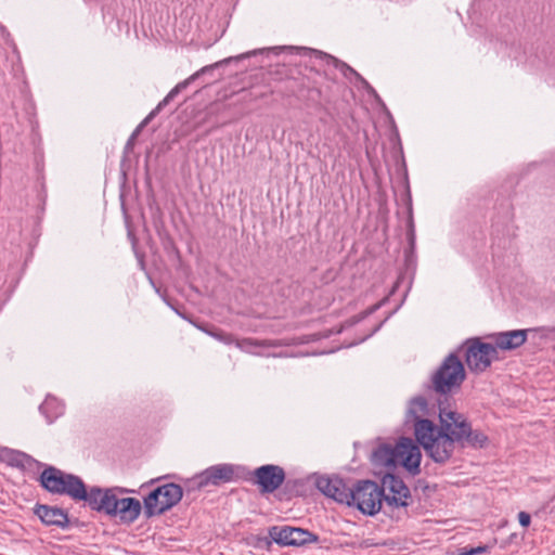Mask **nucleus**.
Listing matches in <instances>:
<instances>
[{
    "mask_svg": "<svg viewBox=\"0 0 555 555\" xmlns=\"http://www.w3.org/2000/svg\"><path fill=\"white\" fill-rule=\"evenodd\" d=\"M438 408L440 426L433 421L420 422L416 440L435 463L444 464L452 457L455 443L468 433L470 423L449 399L439 401Z\"/></svg>",
    "mask_w": 555,
    "mask_h": 555,
    "instance_id": "f257e3e1",
    "label": "nucleus"
},
{
    "mask_svg": "<svg viewBox=\"0 0 555 555\" xmlns=\"http://www.w3.org/2000/svg\"><path fill=\"white\" fill-rule=\"evenodd\" d=\"M88 504L99 512L116 517L122 524H132L140 516L142 505L138 499H119L113 489L92 488Z\"/></svg>",
    "mask_w": 555,
    "mask_h": 555,
    "instance_id": "f03ea898",
    "label": "nucleus"
},
{
    "mask_svg": "<svg viewBox=\"0 0 555 555\" xmlns=\"http://www.w3.org/2000/svg\"><path fill=\"white\" fill-rule=\"evenodd\" d=\"M40 482L51 493L67 494L75 501L89 502V492L83 481L75 475L50 466L41 473Z\"/></svg>",
    "mask_w": 555,
    "mask_h": 555,
    "instance_id": "7ed1b4c3",
    "label": "nucleus"
},
{
    "mask_svg": "<svg viewBox=\"0 0 555 555\" xmlns=\"http://www.w3.org/2000/svg\"><path fill=\"white\" fill-rule=\"evenodd\" d=\"M466 377L464 365L460 358L449 354L431 377L433 388L436 392L447 395L459 389Z\"/></svg>",
    "mask_w": 555,
    "mask_h": 555,
    "instance_id": "20e7f679",
    "label": "nucleus"
},
{
    "mask_svg": "<svg viewBox=\"0 0 555 555\" xmlns=\"http://www.w3.org/2000/svg\"><path fill=\"white\" fill-rule=\"evenodd\" d=\"M383 496L384 490L375 481L361 480L354 488H349L347 505L372 516L380 511Z\"/></svg>",
    "mask_w": 555,
    "mask_h": 555,
    "instance_id": "39448f33",
    "label": "nucleus"
},
{
    "mask_svg": "<svg viewBox=\"0 0 555 555\" xmlns=\"http://www.w3.org/2000/svg\"><path fill=\"white\" fill-rule=\"evenodd\" d=\"M460 350L463 351L468 369L477 374L485 372L493 360L499 359L496 347L483 343L479 337L465 340Z\"/></svg>",
    "mask_w": 555,
    "mask_h": 555,
    "instance_id": "423d86ee",
    "label": "nucleus"
},
{
    "mask_svg": "<svg viewBox=\"0 0 555 555\" xmlns=\"http://www.w3.org/2000/svg\"><path fill=\"white\" fill-rule=\"evenodd\" d=\"M183 490L177 483H166L157 487L144 499L146 516L160 515L182 499Z\"/></svg>",
    "mask_w": 555,
    "mask_h": 555,
    "instance_id": "0eeeda50",
    "label": "nucleus"
},
{
    "mask_svg": "<svg viewBox=\"0 0 555 555\" xmlns=\"http://www.w3.org/2000/svg\"><path fill=\"white\" fill-rule=\"evenodd\" d=\"M234 477V468L231 464H218L210 466L184 483L186 492L198 491L209 486H220L230 482Z\"/></svg>",
    "mask_w": 555,
    "mask_h": 555,
    "instance_id": "6e6552de",
    "label": "nucleus"
},
{
    "mask_svg": "<svg viewBox=\"0 0 555 555\" xmlns=\"http://www.w3.org/2000/svg\"><path fill=\"white\" fill-rule=\"evenodd\" d=\"M420 446L417 441L415 442L411 438H400L395 446L396 466L401 465L412 475L420 474L422 460Z\"/></svg>",
    "mask_w": 555,
    "mask_h": 555,
    "instance_id": "1a4fd4ad",
    "label": "nucleus"
},
{
    "mask_svg": "<svg viewBox=\"0 0 555 555\" xmlns=\"http://www.w3.org/2000/svg\"><path fill=\"white\" fill-rule=\"evenodd\" d=\"M270 537L279 544L301 546L319 541V537L306 529L274 526L270 529Z\"/></svg>",
    "mask_w": 555,
    "mask_h": 555,
    "instance_id": "9d476101",
    "label": "nucleus"
},
{
    "mask_svg": "<svg viewBox=\"0 0 555 555\" xmlns=\"http://www.w3.org/2000/svg\"><path fill=\"white\" fill-rule=\"evenodd\" d=\"M285 480V472L278 465H262L253 473L251 481L257 485L261 493H272L279 489Z\"/></svg>",
    "mask_w": 555,
    "mask_h": 555,
    "instance_id": "9b49d317",
    "label": "nucleus"
},
{
    "mask_svg": "<svg viewBox=\"0 0 555 555\" xmlns=\"http://www.w3.org/2000/svg\"><path fill=\"white\" fill-rule=\"evenodd\" d=\"M229 60L220 61L211 65H207L202 67L199 70L195 72L185 80L179 82L173 89L169 91V93L164 98L163 101L158 103V105L145 117V119L140 124L137 129V132L140 131L143 127H145L171 100L175 99L182 90L186 89V87L197 79L201 75L206 74L221 65L222 63H228Z\"/></svg>",
    "mask_w": 555,
    "mask_h": 555,
    "instance_id": "f8f14e48",
    "label": "nucleus"
},
{
    "mask_svg": "<svg viewBox=\"0 0 555 555\" xmlns=\"http://www.w3.org/2000/svg\"><path fill=\"white\" fill-rule=\"evenodd\" d=\"M317 488L326 496L338 503H348L349 488L338 477L320 476L315 479Z\"/></svg>",
    "mask_w": 555,
    "mask_h": 555,
    "instance_id": "ddd939ff",
    "label": "nucleus"
},
{
    "mask_svg": "<svg viewBox=\"0 0 555 555\" xmlns=\"http://www.w3.org/2000/svg\"><path fill=\"white\" fill-rule=\"evenodd\" d=\"M529 330H513L491 334L489 337L493 341L496 350L511 351L522 346L527 340Z\"/></svg>",
    "mask_w": 555,
    "mask_h": 555,
    "instance_id": "4468645a",
    "label": "nucleus"
},
{
    "mask_svg": "<svg viewBox=\"0 0 555 555\" xmlns=\"http://www.w3.org/2000/svg\"><path fill=\"white\" fill-rule=\"evenodd\" d=\"M240 350L258 357H264L263 353L257 351V348H276L286 346L287 344L280 339H256L251 337L236 338L234 344ZM280 357L281 354H266V357Z\"/></svg>",
    "mask_w": 555,
    "mask_h": 555,
    "instance_id": "2eb2a0df",
    "label": "nucleus"
},
{
    "mask_svg": "<svg viewBox=\"0 0 555 555\" xmlns=\"http://www.w3.org/2000/svg\"><path fill=\"white\" fill-rule=\"evenodd\" d=\"M410 498V490L403 481L391 477L389 482V493L383 496L386 503L396 507H405L409 505Z\"/></svg>",
    "mask_w": 555,
    "mask_h": 555,
    "instance_id": "dca6fc26",
    "label": "nucleus"
},
{
    "mask_svg": "<svg viewBox=\"0 0 555 555\" xmlns=\"http://www.w3.org/2000/svg\"><path fill=\"white\" fill-rule=\"evenodd\" d=\"M36 515L43 524L49 526L64 527L68 522L67 514L57 507L39 505L36 508Z\"/></svg>",
    "mask_w": 555,
    "mask_h": 555,
    "instance_id": "f3484780",
    "label": "nucleus"
},
{
    "mask_svg": "<svg viewBox=\"0 0 555 555\" xmlns=\"http://www.w3.org/2000/svg\"><path fill=\"white\" fill-rule=\"evenodd\" d=\"M428 414V404L425 398L417 397L410 401L406 411V421L413 423L414 436L416 437V428L422 421H429L426 418Z\"/></svg>",
    "mask_w": 555,
    "mask_h": 555,
    "instance_id": "a211bd4d",
    "label": "nucleus"
},
{
    "mask_svg": "<svg viewBox=\"0 0 555 555\" xmlns=\"http://www.w3.org/2000/svg\"><path fill=\"white\" fill-rule=\"evenodd\" d=\"M372 460L375 465L392 468L396 467V453L395 447L383 444L378 447L372 455Z\"/></svg>",
    "mask_w": 555,
    "mask_h": 555,
    "instance_id": "6ab92c4d",
    "label": "nucleus"
},
{
    "mask_svg": "<svg viewBox=\"0 0 555 555\" xmlns=\"http://www.w3.org/2000/svg\"><path fill=\"white\" fill-rule=\"evenodd\" d=\"M462 447L468 446L472 448H483L488 443V437L480 430H473L469 425L468 433L459 441Z\"/></svg>",
    "mask_w": 555,
    "mask_h": 555,
    "instance_id": "aec40b11",
    "label": "nucleus"
},
{
    "mask_svg": "<svg viewBox=\"0 0 555 555\" xmlns=\"http://www.w3.org/2000/svg\"><path fill=\"white\" fill-rule=\"evenodd\" d=\"M4 459L11 466L18 468H25L30 465L33 461V459L26 453L14 450L7 451Z\"/></svg>",
    "mask_w": 555,
    "mask_h": 555,
    "instance_id": "412c9836",
    "label": "nucleus"
},
{
    "mask_svg": "<svg viewBox=\"0 0 555 555\" xmlns=\"http://www.w3.org/2000/svg\"><path fill=\"white\" fill-rule=\"evenodd\" d=\"M208 335L227 345L235 344L236 340V337L232 334L216 327L212 332H208Z\"/></svg>",
    "mask_w": 555,
    "mask_h": 555,
    "instance_id": "4be33fe9",
    "label": "nucleus"
},
{
    "mask_svg": "<svg viewBox=\"0 0 555 555\" xmlns=\"http://www.w3.org/2000/svg\"><path fill=\"white\" fill-rule=\"evenodd\" d=\"M518 520H519V524L522 526V527H528L531 522V517L528 513L526 512H520L518 514Z\"/></svg>",
    "mask_w": 555,
    "mask_h": 555,
    "instance_id": "5701e85b",
    "label": "nucleus"
},
{
    "mask_svg": "<svg viewBox=\"0 0 555 555\" xmlns=\"http://www.w3.org/2000/svg\"><path fill=\"white\" fill-rule=\"evenodd\" d=\"M472 548H473V553H474V555H477V554H481V553H486V552H488L489 546H487V545H481V546L472 547Z\"/></svg>",
    "mask_w": 555,
    "mask_h": 555,
    "instance_id": "b1692460",
    "label": "nucleus"
},
{
    "mask_svg": "<svg viewBox=\"0 0 555 555\" xmlns=\"http://www.w3.org/2000/svg\"><path fill=\"white\" fill-rule=\"evenodd\" d=\"M198 330L203 331L204 333L208 334V332H212L215 330L214 326H205V325H196Z\"/></svg>",
    "mask_w": 555,
    "mask_h": 555,
    "instance_id": "393cba45",
    "label": "nucleus"
},
{
    "mask_svg": "<svg viewBox=\"0 0 555 555\" xmlns=\"http://www.w3.org/2000/svg\"><path fill=\"white\" fill-rule=\"evenodd\" d=\"M461 555H474L473 553V548H467V547H464Z\"/></svg>",
    "mask_w": 555,
    "mask_h": 555,
    "instance_id": "a878e982",
    "label": "nucleus"
},
{
    "mask_svg": "<svg viewBox=\"0 0 555 555\" xmlns=\"http://www.w3.org/2000/svg\"><path fill=\"white\" fill-rule=\"evenodd\" d=\"M361 80L363 81V83L365 85L366 89L372 92V93H375L374 89L367 83V81H365L364 79L361 78Z\"/></svg>",
    "mask_w": 555,
    "mask_h": 555,
    "instance_id": "bb28decb",
    "label": "nucleus"
},
{
    "mask_svg": "<svg viewBox=\"0 0 555 555\" xmlns=\"http://www.w3.org/2000/svg\"><path fill=\"white\" fill-rule=\"evenodd\" d=\"M306 87H307V89L315 90L320 94V89L317 88L314 85H311V86L307 85Z\"/></svg>",
    "mask_w": 555,
    "mask_h": 555,
    "instance_id": "cd10ccee",
    "label": "nucleus"
},
{
    "mask_svg": "<svg viewBox=\"0 0 555 555\" xmlns=\"http://www.w3.org/2000/svg\"><path fill=\"white\" fill-rule=\"evenodd\" d=\"M344 66H346V68H347L348 70H350L351 73H354L357 76H359V75H358V74H357V73H356L351 67L347 66L346 64H344Z\"/></svg>",
    "mask_w": 555,
    "mask_h": 555,
    "instance_id": "c85d7f7f",
    "label": "nucleus"
},
{
    "mask_svg": "<svg viewBox=\"0 0 555 555\" xmlns=\"http://www.w3.org/2000/svg\"><path fill=\"white\" fill-rule=\"evenodd\" d=\"M310 72H313L315 73L317 75H321V73L319 70H313L312 68L310 69Z\"/></svg>",
    "mask_w": 555,
    "mask_h": 555,
    "instance_id": "c756f323",
    "label": "nucleus"
},
{
    "mask_svg": "<svg viewBox=\"0 0 555 555\" xmlns=\"http://www.w3.org/2000/svg\"><path fill=\"white\" fill-rule=\"evenodd\" d=\"M324 57H327V59L332 60L331 55H327V54H324Z\"/></svg>",
    "mask_w": 555,
    "mask_h": 555,
    "instance_id": "7c9ffc66",
    "label": "nucleus"
},
{
    "mask_svg": "<svg viewBox=\"0 0 555 555\" xmlns=\"http://www.w3.org/2000/svg\"><path fill=\"white\" fill-rule=\"evenodd\" d=\"M324 57H327V59L332 60L331 55H327V54H324Z\"/></svg>",
    "mask_w": 555,
    "mask_h": 555,
    "instance_id": "2f4dec72",
    "label": "nucleus"
}]
</instances>
